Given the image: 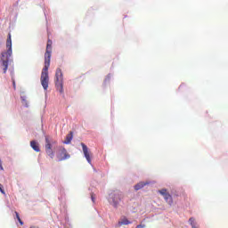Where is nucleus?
<instances>
[{"instance_id":"f257e3e1","label":"nucleus","mask_w":228,"mask_h":228,"mask_svg":"<svg viewBox=\"0 0 228 228\" xmlns=\"http://www.w3.org/2000/svg\"><path fill=\"white\" fill-rule=\"evenodd\" d=\"M53 53V41L48 39L46 45V51L45 53V67L41 72V85L44 90H47L49 88V67H51V54Z\"/></svg>"},{"instance_id":"f03ea898","label":"nucleus","mask_w":228,"mask_h":228,"mask_svg":"<svg viewBox=\"0 0 228 228\" xmlns=\"http://www.w3.org/2000/svg\"><path fill=\"white\" fill-rule=\"evenodd\" d=\"M6 52L2 53V65L4 67V74H6L8 70V61L12 56V34L9 33L6 40Z\"/></svg>"},{"instance_id":"7ed1b4c3","label":"nucleus","mask_w":228,"mask_h":228,"mask_svg":"<svg viewBox=\"0 0 228 228\" xmlns=\"http://www.w3.org/2000/svg\"><path fill=\"white\" fill-rule=\"evenodd\" d=\"M55 86L60 92V94H63V72H61V69H57L55 72Z\"/></svg>"},{"instance_id":"20e7f679","label":"nucleus","mask_w":228,"mask_h":228,"mask_svg":"<svg viewBox=\"0 0 228 228\" xmlns=\"http://www.w3.org/2000/svg\"><path fill=\"white\" fill-rule=\"evenodd\" d=\"M122 200V193L120 191H113L110 194L109 202L114 208H118V204Z\"/></svg>"},{"instance_id":"39448f33","label":"nucleus","mask_w":228,"mask_h":228,"mask_svg":"<svg viewBox=\"0 0 228 228\" xmlns=\"http://www.w3.org/2000/svg\"><path fill=\"white\" fill-rule=\"evenodd\" d=\"M45 150L47 156H49V158H51V159H54V151H53V144H51V140L49 139V136H45Z\"/></svg>"},{"instance_id":"423d86ee","label":"nucleus","mask_w":228,"mask_h":228,"mask_svg":"<svg viewBox=\"0 0 228 228\" xmlns=\"http://www.w3.org/2000/svg\"><path fill=\"white\" fill-rule=\"evenodd\" d=\"M70 158V154L67 152L65 148H61L59 152L57 153V159L59 161H65V159H69Z\"/></svg>"},{"instance_id":"0eeeda50","label":"nucleus","mask_w":228,"mask_h":228,"mask_svg":"<svg viewBox=\"0 0 228 228\" xmlns=\"http://www.w3.org/2000/svg\"><path fill=\"white\" fill-rule=\"evenodd\" d=\"M159 193H160V195H163L166 202H167L169 206H172V204H174V200H172V195H170V193L167 191V189H162L159 191Z\"/></svg>"},{"instance_id":"6e6552de","label":"nucleus","mask_w":228,"mask_h":228,"mask_svg":"<svg viewBox=\"0 0 228 228\" xmlns=\"http://www.w3.org/2000/svg\"><path fill=\"white\" fill-rule=\"evenodd\" d=\"M81 147L87 163L92 165V158H90V151H88V146H86V144H85L84 142H81Z\"/></svg>"},{"instance_id":"1a4fd4ad","label":"nucleus","mask_w":228,"mask_h":228,"mask_svg":"<svg viewBox=\"0 0 228 228\" xmlns=\"http://www.w3.org/2000/svg\"><path fill=\"white\" fill-rule=\"evenodd\" d=\"M30 147L35 151L36 152H40V146L38 145V142L37 141H31L30 142Z\"/></svg>"},{"instance_id":"9d476101","label":"nucleus","mask_w":228,"mask_h":228,"mask_svg":"<svg viewBox=\"0 0 228 228\" xmlns=\"http://www.w3.org/2000/svg\"><path fill=\"white\" fill-rule=\"evenodd\" d=\"M129 224H131V222L124 217L118 221V225L121 227V225H129Z\"/></svg>"},{"instance_id":"9b49d317","label":"nucleus","mask_w":228,"mask_h":228,"mask_svg":"<svg viewBox=\"0 0 228 228\" xmlns=\"http://www.w3.org/2000/svg\"><path fill=\"white\" fill-rule=\"evenodd\" d=\"M72 138H74V134L70 132L67 136H66V141L64 143L69 144L70 142H72Z\"/></svg>"},{"instance_id":"f8f14e48","label":"nucleus","mask_w":228,"mask_h":228,"mask_svg":"<svg viewBox=\"0 0 228 228\" xmlns=\"http://www.w3.org/2000/svg\"><path fill=\"white\" fill-rule=\"evenodd\" d=\"M143 186H147V183L141 182L134 185V190H136V191H138V190H142V188H143Z\"/></svg>"},{"instance_id":"ddd939ff","label":"nucleus","mask_w":228,"mask_h":228,"mask_svg":"<svg viewBox=\"0 0 228 228\" xmlns=\"http://www.w3.org/2000/svg\"><path fill=\"white\" fill-rule=\"evenodd\" d=\"M189 222H190L191 225H194V224H195V218L191 217V218L189 219Z\"/></svg>"},{"instance_id":"4468645a","label":"nucleus","mask_w":228,"mask_h":228,"mask_svg":"<svg viewBox=\"0 0 228 228\" xmlns=\"http://www.w3.org/2000/svg\"><path fill=\"white\" fill-rule=\"evenodd\" d=\"M0 191L1 193L4 194V190H3V184L0 183Z\"/></svg>"},{"instance_id":"2eb2a0df","label":"nucleus","mask_w":228,"mask_h":228,"mask_svg":"<svg viewBox=\"0 0 228 228\" xmlns=\"http://www.w3.org/2000/svg\"><path fill=\"white\" fill-rule=\"evenodd\" d=\"M136 228H145V224H138Z\"/></svg>"},{"instance_id":"dca6fc26","label":"nucleus","mask_w":228,"mask_h":228,"mask_svg":"<svg viewBox=\"0 0 228 228\" xmlns=\"http://www.w3.org/2000/svg\"><path fill=\"white\" fill-rule=\"evenodd\" d=\"M91 199L93 202H95V196L94 194L91 195Z\"/></svg>"},{"instance_id":"f3484780","label":"nucleus","mask_w":228,"mask_h":228,"mask_svg":"<svg viewBox=\"0 0 228 228\" xmlns=\"http://www.w3.org/2000/svg\"><path fill=\"white\" fill-rule=\"evenodd\" d=\"M15 215H16L17 220H20V216H19V213H18V212H15Z\"/></svg>"},{"instance_id":"a211bd4d","label":"nucleus","mask_w":228,"mask_h":228,"mask_svg":"<svg viewBox=\"0 0 228 228\" xmlns=\"http://www.w3.org/2000/svg\"><path fill=\"white\" fill-rule=\"evenodd\" d=\"M20 224V225H24V222H22V220L20 218V220H18Z\"/></svg>"},{"instance_id":"6ab92c4d","label":"nucleus","mask_w":228,"mask_h":228,"mask_svg":"<svg viewBox=\"0 0 228 228\" xmlns=\"http://www.w3.org/2000/svg\"><path fill=\"white\" fill-rule=\"evenodd\" d=\"M12 85H13V88H14V90H15V87H16V86H15V80L12 81Z\"/></svg>"},{"instance_id":"aec40b11","label":"nucleus","mask_w":228,"mask_h":228,"mask_svg":"<svg viewBox=\"0 0 228 228\" xmlns=\"http://www.w3.org/2000/svg\"><path fill=\"white\" fill-rule=\"evenodd\" d=\"M192 228H197V226H195V224H191Z\"/></svg>"},{"instance_id":"412c9836","label":"nucleus","mask_w":228,"mask_h":228,"mask_svg":"<svg viewBox=\"0 0 228 228\" xmlns=\"http://www.w3.org/2000/svg\"><path fill=\"white\" fill-rule=\"evenodd\" d=\"M30 228H38V226H31Z\"/></svg>"}]
</instances>
